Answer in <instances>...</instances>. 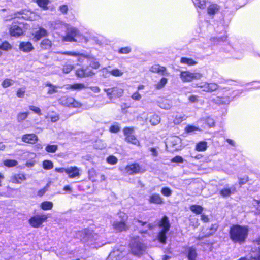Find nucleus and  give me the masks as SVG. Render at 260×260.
I'll use <instances>...</instances> for the list:
<instances>
[{
  "mask_svg": "<svg viewBox=\"0 0 260 260\" xmlns=\"http://www.w3.org/2000/svg\"><path fill=\"white\" fill-rule=\"evenodd\" d=\"M84 72H85L86 76H91L94 74L93 71L88 67L84 68Z\"/></svg>",
  "mask_w": 260,
  "mask_h": 260,
  "instance_id": "obj_55",
  "label": "nucleus"
},
{
  "mask_svg": "<svg viewBox=\"0 0 260 260\" xmlns=\"http://www.w3.org/2000/svg\"><path fill=\"white\" fill-rule=\"evenodd\" d=\"M43 167L46 170H50L53 167V164L50 160H44L43 162Z\"/></svg>",
  "mask_w": 260,
  "mask_h": 260,
  "instance_id": "obj_42",
  "label": "nucleus"
},
{
  "mask_svg": "<svg viewBox=\"0 0 260 260\" xmlns=\"http://www.w3.org/2000/svg\"><path fill=\"white\" fill-rule=\"evenodd\" d=\"M47 35V32L46 29L43 28H40L35 33L34 38L37 41L40 40L42 37H45Z\"/></svg>",
  "mask_w": 260,
  "mask_h": 260,
  "instance_id": "obj_24",
  "label": "nucleus"
},
{
  "mask_svg": "<svg viewBox=\"0 0 260 260\" xmlns=\"http://www.w3.org/2000/svg\"><path fill=\"white\" fill-rule=\"evenodd\" d=\"M12 48L11 45L7 41H5L0 45V49L4 51H8Z\"/></svg>",
  "mask_w": 260,
  "mask_h": 260,
  "instance_id": "obj_39",
  "label": "nucleus"
},
{
  "mask_svg": "<svg viewBox=\"0 0 260 260\" xmlns=\"http://www.w3.org/2000/svg\"><path fill=\"white\" fill-rule=\"evenodd\" d=\"M202 76V75L199 73H191L189 71H182L180 75V77L183 82L200 79Z\"/></svg>",
  "mask_w": 260,
  "mask_h": 260,
  "instance_id": "obj_6",
  "label": "nucleus"
},
{
  "mask_svg": "<svg viewBox=\"0 0 260 260\" xmlns=\"http://www.w3.org/2000/svg\"><path fill=\"white\" fill-rule=\"evenodd\" d=\"M106 144L101 140H96L94 145V147L96 149L101 150L105 149L106 147Z\"/></svg>",
  "mask_w": 260,
  "mask_h": 260,
  "instance_id": "obj_34",
  "label": "nucleus"
},
{
  "mask_svg": "<svg viewBox=\"0 0 260 260\" xmlns=\"http://www.w3.org/2000/svg\"><path fill=\"white\" fill-rule=\"evenodd\" d=\"M160 121V118L157 115H153L150 120V122L153 125H157Z\"/></svg>",
  "mask_w": 260,
  "mask_h": 260,
  "instance_id": "obj_44",
  "label": "nucleus"
},
{
  "mask_svg": "<svg viewBox=\"0 0 260 260\" xmlns=\"http://www.w3.org/2000/svg\"><path fill=\"white\" fill-rule=\"evenodd\" d=\"M161 193L165 196L169 197L172 194V190L168 187H163L161 189Z\"/></svg>",
  "mask_w": 260,
  "mask_h": 260,
  "instance_id": "obj_49",
  "label": "nucleus"
},
{
  "mask_svg": "<svg viewBox=\"0 0 260 260\" xmlns=\"http://www.w3.org/2000/svg\"><path fill=\"white\" fill-rule=\"evenodd\" d=\"M26 179V177L24 174L21 173L15 174L11 176L10 181L14 183L20 184Z\"/></svg>",
  "mask_w": 260,
  "mask_h": 260,
  "instance_id": "obj_14",
  "label": "nucleus"
},
{
  "mask_svg": "<svg viewBox=\"0 0 260 260\" xmlns=\"http://www.w3.org/2000/svg\"><path fill=\"white\" fill-rule=\"evenodd\" d=\"M229 234L230 239L234 243L241 244L245 242L247 238L248 228L246 226L233 225L230 228Z\"/></svg>",
  "mask_w": 260,
  "mask_h": 260,
  "instance_id": "obj_1",
  "label": "nucleus"
},
{
  "mask_svg": "<svg viewBox=\"0 0 260 260\" xmlns=\"http://www.w3.org/2000/svg\"><path fill=\"white\" fill-rule=\"evenodd\" d=\"M4 165L8 167H13L17 166L18 162L14 159H6L4 161Z\"/></svg>",
  "mask_w": 260,
  "mask_h": 260,
  "instance_id": "obj_36",
  "label": "nucleus"
},
{
  "mask_svg": "<svg viewBox=\"0 0 260 260\" xmlns=\"http://www.w3.org/2000/svg\"><path fill=\"white\" fill-rule=\"evenodd\" d=\"M125 140L128 143H131L134 145L139 146L140 143L136 137L133 135H130L125 137Z\"/></svg>",
  "mask_w": 260,
  "mask_h": 260,
  "instance_id": "obj_29",
  "label": "nucleus"
},
{
  "mask_svg": "<svg viewBox=\"0 0 260 260\" xmlns=\"http://www.w3.org/2000/svg\"><path fill=\"white\" fill-rule=\"evenodd\" d=\"M120 127L117 123H116V124H115V125L111 126L110 127V129H109L111 133H118L120 131Z\"/></svg>",
  "mask_w": 260,
  "mask_h": 260,
  "instance_id": "obj_52",
  "label": "nucleus"
},
{
  "mask_svg": "<svg viewBox=\"0 0 260 260\" xmlns=\"http://www.w3.org/2000/svg\"><path fill=\"white\" fill-rule=\"evenodd\" d=\"M219 8L217 4L211 3L207 7V13L209 15H214L219 11Z\"/></svg>",
  "mask_w": 260,
  "mask_h": 260,
  "instance_id": "obj_18",
  "label": "nucleus"
},
{
  "mask_svg": "<svg viewBox=\"0 0 260 260\" xmlns=\"http://www.w3.org/2000/svg\"><path fill=\"white\" fill-rule=\"evenodd\" d=\"M48 218L45 214L36 215L29 219V224L34 228H39Z\"/></svg>",
  "mask_w": 260,
  "mask_h": 260,
  "instance_id": "obj_7",
  "label": "nucleus"
},
{
  "mask_svg": "<svg viewBox=\"0 0 260 260\" xmlns=\"http://www.w3.org/2000/svg\"><path fill=\"white\" fill-rule=\"evenodd\" d=\"M107 162L111 165H115L117 162V158L113 155L109 156L107 159Z\"/></svg>",
  "mask_w": 260,
  "mask_h": 260,
  "instance_id": "obj_51",
  "label": "nucleus"
},
{
  "mask_svg": "<svg viewBox=\"0 0 260 260\" xmlns=\"http://www.w3.org/2000/svg\"><path fill=\"white\" fill-rule=\"evenodd\" d=\"M150 71L153 73H157L161 75H164L166 71V69L164 67H161L158 64H155L151 67Z\"/></svg>",
  "mask_w": 260,
  "mask_h": 260,
  "instance_id": "obj_20",
  "label": "nucleus"
},
{
  "mask_svg": "<svg viewBox=\"0 0 260 260\" xmlns=\"http://www.w3.org/2000/svg\"><path fill=\"white\" fill-rule=\"evenodd\" d=\"M207 2V0H196L194 3L196 6L200 9H204L206 8Z\"/></svg>",
  "mask_w": 260,
  "mask_h": 260,
  "instance_id": "obj_37",
  "label": "nucleus"
},
{
  "mask_svg": "<svg viewBox=\"0 0 260 260\" xmlns=\"http://www.w3.org/2000/svg\"><path fill=\"white\" fill-rule=\"evenodd\" d=\"M123 93V90L121 88L113 87V95L117 97H120Z\"/></svg>",
  "mask_w": 260,
  "mask_h": 260,
  "instance_id": "obj_43",
  "label": "nucleus"
},
{
  "mask_svg": "<svg viewBox=\"0 0 260 260\" xmlns=\"http://www.w3.org/2000/svg\"><path fill=\"white\" fill-rule=\"evenodd\" d=\"M51 41L47 39L43 40L40 43V47L43 49H49L51 47Z\"/></svg>",
  "mask_w": 260,
  "mask_h": 260,
  "instance_id": "obj_28",
  "label": "nucleus"
},
{
  "mask_svg": "<svg viewBox=\"0 0 260 260\" xmlns=\"http://www.w3.org/2000/svg\"><path fill=\"white\" fill-rule=\"evenodd\" d=\"M76 37L80 38V41L87 42V39L81 35L79 31L75 27L68 26L67 28L66 35L63 37V40L67 42H77Z\"/></svg>",
  "mask_w": 260,
  "mask_h": 260,
  "instance_id": "obj_3",
  "label": "nucleus"
},
{
  "mask_svg": "<svg viewBox=\"0 0 260 260\" xmlns=\"http://www.w3.org/2000/svg\"><path fill=\"white\" fill-rule=\"evenodd\" d=\"M90 234V231L87 229H85L82 231H80L78 233L79 237H80L81 240L83 242H86L87 241Z\"/></svg>",
  "mask_w": 260,
  "mask_h": 260,
  "instance_id": "obj_22",
  "label": "nucleus"
},
{
  "mask_svg": "<svg viewBox=\"0 0 260 260\" xmlns=\"http://www.w3.org/2000/svg\"><path fill=\"white\" fill-rule=\"evenodd\" d=\"M59 10L63 14H67L68 11V7L66 5H63L59 7Z\"/></svg>",
  "mask_w": 260,
  "mask_h": 260,
  "instance_id": "obj_58",
  "label": "nucleus"
},
{
  "mask_svg": "<svg viewBox=\"0 0 260 260\" xmlns=\"http://www.w3.org/2000/svg\"><path fill=\"white\" fill-rule=\"evenodd\" d=\"M218 228V225L217 224H214L211 225V226L209 229V232H207L204 236H199L198 237V240H202L204 237H209L214 233L217 231Z\"/></svg>",
  "mask_w": 260,
  "mask_h": 260,
  "instance_id": "obj_21",
  "label": "nucleus"
},
{
  "mask_svg": "<svg viewBox=\"0 0 260 260\" xmlns=\"http://www.w3.org/2000/svg\"><path fill=\"white\" fill-rule=\"evenodd\" d=\"M207 144L206 142L201 141L196 146V150L198 151H204L207 149Z\"/></svg>",
  "mask_w": 260,
  "mask_h": 260,
  "instance_id": "obj_32",
  "label": "nucleus"
},
{
  "mask_svg": "<svg viewBox=\"0 0 260 260\" xmlns=\"http://www.w3.org/2000/svg\"><path fill=\"white\" fill-rule=\"evenodd\" d=\"M190 210L196 214H201L203 210V208L200 205H192L190 208Z\"/></svg>",
  "mask_w": 260,
  "mask_h": 260,
  "instance_id": "obj_38",
  "label": "nucleus"
},
{
  "mask_svg": "<svg viewBox=\"0 0 260 260\" xmlns=\"http://www.w3.org/2000/svg\"><path fill=\"white\" fill-rule=\"evenodd\" d=\"M76 75L79 77H86L84 72V67L78 69L76 72Z\"/></svg>",
  "mask_w": 260,
  "mask_h": 260,
  "instance_id": "obj_50",
  "label": "nucleus"
},
{
  "mask_svg": "<svg viewBox=\"0 0 260 260\" xmlns=\"http://www.w3.org/2000/svg\"><path fill=\"white\" fill-rule=\"evenodd\" d=\"M236 191V188L234 186L229 187L226 186L222 188L219 191V194L222 197L225 198L230 196L232 194H234Z\"/></svg>",
  "mask_w": 260,
  "mask_h": 260,
  "instance_id": "obj_12",
  "label": "nucleus"
},
{
  "mask_svg": "<svg viewBox=\"0 0 260 260\" xmlns=\"http://www.w3.org/2000/svg\"><path fill=\"white\" fill-rule=\"evenodd\" d=\"M134 132V128L133 127H125L123 129L124 135L126 137L130 135H132Z\"/></svg>",
  "mask_w": 260,
  "mask_h": 260,
  "instance_id": "obj_56",
  "label": "nucleus"
},
{
  "mask_svg": "<svg viewBox=\"0 0 260 260\" xmlns=\"http://www.w3.org/2000/svg\"><path fill=\"white\" fill-rule=\"evenodd\" d=\"M172 106V102L169 100H164L159 104V106L166 110L170 109Z\"/></svg>",
  "mask_w": 260,
  "mask_h": 260,
  "instance_id": "obj_26",
  "label": "nucleus"
},
{
  "mask_svg": "<svg viewBox=\"0 0 260 260\" xmlns=\"http://www.w3.org/2000/svg\"><path fill=\"white\" fill-rule=\"evenodd\" d=\"M58 149L57 145H47L45 148V150L50 153H54Z\"/></svg>",
  "mask_w": 260,
  "mask_h": 260,
  "instance_id": "obj_41",
  "label": "nucleus"
},
{
  "mask_svg": "<svg viewBox=\"0 0 260 260\" xmlns=\"http://www.w3.org/2000/svg\"><path fill=\"white\" fill-rule=\"evenodd\" d=\"M159 227L161 228L162 230L158 235V238L161 243L165 244L167 239L166 233L170 228L169 220L167 216H165L162 217L159 223Z\"/></svg>",
  "mask_w": 260,
  "mask_h": 260,
  "instance_id": "obj_5",
  "label": "nucleus"
},
{
  "mask_svg": "<svg viewBox=\"0 0 260 260\" xmlns=\"http://www.w3.org/2000/svg\"><path fill=\"white\" fill-rule=\"evenodd\" d=\"M90 66L93 69H97L100 67V64L96 60H93L90 62Z\"/></svg>",
  "mask_w": 260,
  "mask_h": 260,
  "instance_id": "obj_57",
  "label": "nucleus"
},
{
  "mask_svg": "<svg viewBox=\"0 0 260 260\" xmlns=\"http://www.w3.org/2000/svg\"><path fill=\"white\" fill-rule=\"evenodd\" d=\"M110 71H109L107 67L104 68L100 70V72H102V73L103 74V76H104L105 77H108L109 75L110 74V73H109Z\"/></svg>",
  "mask_w": 260,
  "mask_h": 260,
  "instance_id": "obj_60",
  "label": "nucleus"
},
{
  "mask_svg": "<svg viewBox=\"0 0 260 260\" xmlns=\"http://www.w3.org/2000/svg\"><path fill=\"white\" fill-rule=\"evenodd\" d=\"M10 34L12 36L18 37L23 34L22 28L16 24H12L10 28Z\"/></svg>",
  "mask_w": 260,
  "mask_h": 260,
  "instance_id": "obj_13",
  "label": "nucleus"
},
{
  "mask_svg": "<svg viewBox=\"0 0 260 260\" xmlns=\"http://www.w3.org/2000/svg\"><path fill=\"white\" fill-rule=\"evenodd\" d=\"M28 115V112H21L18 114L17 116V119L18 122H21L24 120Z\"/></svg>",
  "mask_w": 260,
  "mask_h": 260,
  "instance_id": "obj_40",
  "label": "nucleus"
},
{
  "mask_svg": "<svg viewBox=\"0 0 260 260\" xmlns=\"http://www.w3.org/2000/svg\"><path fill=\"white\" fill-rule=\"evenodd\" d=\"M14 83L12 80L10 79H5L2 83V86L4 88H7L10 86H12Z\"/></svg>",
  "mask_w": 260,
  "mask_h": 260,
  "instance_id": "obj_47",
  "label": "nucleus"
},
{
  "mask_svg": "<svg viewBox=\"0 0 260 260\" xmlns=\"http://www.w3.org/2000/svg\"><path fill=\"white\" fill-rule=\"evenodd\" d=\"M79 171V169L77 167L71 166L67 168L66 173L69 175L70 178H73L80 175Z\"/></svg>",
  "mask_w": 260,
  "mask_h": 260,
  "instance_id": "obj_11",
  "label": "nucleus"
},
{
  "mask_svg": "<svg viewBox=\"0 0 260 260\" xmlns=\"http://www.w3.org/2000/svg\"><path fill=\"white\" fill-rule=\"evenodd\" d=\"M203 91L207 92H212L218 88V85L214 83H208L204 82Z\"/></svg>",
  "mask_w": 260,
  "mask_h": 260,
  "instance_id": "obj_16",
  "label": "nucleus"
},
{
  "mask_svg": "<svg viewBox=\"0 0 260 260\" xmlns=\"http://www.w3.org/2000/svg\"><path fill=\"white\" fill-rule=\"evenodd\" d=\"M74 68V66L71 64H66L62 68V71L66 74L69 73Z\"/></svg>",
  "mask_w": 260,
  "mask_h": 260,
  "instance_id": "obj_46",
  "label": "nucleus"
},
{
  "mask_svg": "<svg viewBox=\"0 0 260 260\" xmlns=\"http://www.w3.org/2000/svg\"><path fill=\"white\" fill-rule=\"evenodd\" d=\"M181 63L183 64H186L189 66L195 65L197 63V62L193 60L192 59L188 58L186 57H182L180 60Z\"/></svg>",
  "mask_w": 260,
  "mask_h": 260,
  "instance_id": "obj_33",
  "label": "nucleus"
},
{
  "mask_svg": "<svg viewBox=\"0 0 260 260\" xmlns=\"http://www.w3.org/2000/svg\"><path fill=\"white\" fill-rule=\"evenodd\" d=\"M188 258L189 260H196L197 252L195 248L189 247L188 249Z\"/></svg>",
  "mask_w": 260,
  "mask_h": 260,
  "instance_id": "obj_30",
  "label": "nucleus"
},
{
  "mask_svg": "<svg viewBox=\"0 0 260 260\" xmlns=\"http://www.w3.org/2000/svg\"><path fill=\"white\" fill-rule=\"evenodd\" d=\"M36 3L44 10L48 9V5L50 3L49 0H35Z\"/></svg>",
  "mask_w": 260,
  "mask_h": 260,
  "instance_id": "obj_27",
  "label": "nucleus"
},
{
  "mask_svg": "<svg viewBox=\"0 0 260 260\" xmlns=\"http://www.w3.org/2000/svg\"><path fill=\"white\" fill-rule=\"evenodd\" d=\"M19 48L24 52H29L33 50L34 47L30 42H22L20 43Z\"/></svg>",
  "mask_w": 260,
  "mask_h": 260,
  "instance_id": "obj_15",
  "label": "nucleus"
},
{
  "mask_svg": "<svg viewBox=\"0 0 260 260\" xmlns=\"http://www.w3.org/2000/svg\"><path fill=\"white\" fill-rule=\"evenodd\" d=\"M25 90L24 89L19 88L18 89L16 95L19 98H23L25 94Z\"/></svg>",
  "mask_w": 260,
  "mask_h": 260,
  "instance_id": "obj_61",
  "label": "nucleus"
},
{
  "mask_svg": "<svg viewBox=\"0 0 260 260\" xmlns=\"http://www.w3.org/2000/svg\"><path fill=\"white\" fill-rule=\"evenodd\" d=\"M206 123H207V124L209 125V126L210 127H212L215 124L214 120H213V118H212L211 117H208L206 119Z\"/></svg>",
  "mask_w": 260,
  "mask_h": 260,
  "instance_id": "obj_63",
  "label": "nucleus"
},
{
  "mask_svg": "<svg viewBox=\"0 0 260 260\" xmlns=\"http://www.w3.org/2000/svg\"><path fill=\"white\" fill-rule=\"evenodd\" d=\"M125 171L129 174H137L141 172V167L137 163H134L127 166Z\"/></svg>",
  "mask_w": 260,
  "mask_h": 260,
  "instance_id": "obj_10",
  "label": "nucleus"
},
{
  "mask_svg": "<svg viewBox=\"0 0 260 260\" xmlns=\"http://www.w3.org/2000/svg\"><path fill=\"white\" fill-rule=\"evenodd\" d=\"M45 86L48 87L49 89L47 91L48 94H52L57 92V86L52 84L50 82H47L44 84Z\"/></svg>",
  "mask_w": 260,
  "mask_h": 260,
  "instance_id": "obj_25",
  "label": "nucleus"
},
{
  "mask_svg": "<svg viewBox=\"0 0 260 260\" xmlns=\"http://www.w3.org/2000/svg\"><path fill=\"white\" fill-rule=\"evenodd\" d=\"M136 222L139 223L142 226H145L144 230H140L139 232L141 234H146L148 230H151L153 229V226L150 224H148L146 222H144L139 219H135Z\"/></svg>",
  "mask_w": 260,
  "mask_h": 260,
  "instance_id": "obj_19",
  "label": "nucleus"
},
{
  "mask_svg": "<svg viewBox=\"0 0 260 260\" xmlns=\"http://www.w3.org/2000/svg\"><path fill=\"white\" fill-rule=\"evenodd\" d=\"M168 80L166 78H162L160 81L156 85V88L158 89L164 87L167 83Z\"/></svg>",
  "mask_w": 260,
  "mask_h": 260,
  "instance_id": "obj_45",
  "label": "nucleus"
},
{
  "mask_svg": "<svg viewBox=\"0 0 260 260\" xmlns=\"http://www.w3.org/2000/svg\"><path fill=\"white\" fill-rule=\"evenodd\" d=\"M87 87L83 83H76L71 85L70 86V89L81 90L87 88Z\"/></svg>",
  "mask_w": 260,
  "mask_h": 260,
  "instance_id": "obj_35",
  "label": "nucleus"
},
{
  "mask_svg": "<svg viewBox=\"0 0 260 260\" xmlns=\"http://www.w3.org/2000/svg\"><path fill=\"white\" fill-rule=\"evenodd\" d=\"M109 73H110V74L115 77L121 76L123 74V73L118 69H113L110 71Z\"/></svg>",
  "mask_w": 260,
  "mask_h": 260,
  "instance_id": "obj_48",
  "label": "nucleus"
},
{
  "mask_svg": "<svg viewBox=\"0 0 260 260\" xmlns=\"http://www.w3.org/2000/svg\"><path fill=\"white\" fill-rule=\"evenodd\" d=\"M118 215L120 220H116L112 224L113 229L117 232L126 231L128 230L129 227L126 222L127 220L128 217L125 213L120 211Z\"/></svg>",
  "mask_w": 260,
  "mask_h": 260,
  "instance_id": "obj_4",
  "label": "nucleus"
},
{
  "mask_svg": "<svg viewBox=\"0 0 260 260\" xmlns=\"http://www.w3.org/2000/svg\"><path fill=\"white\" fill-rule=\"evenodd\" d=\"M131 51V49L128 47H124V48H121L120 50H119V52L120 53H122V54H127L128 53H129Z\"/></svg>",
  "mask_w": 260,
  "mask_h": 260,
  "instance_id": "obj_62",
  "label": "nucleus"
},
{
  "mask_svg": "<svg viewBox=\"0 0 260 260\" xmlns=\"http://www.w3.org/2000/svg\"><path fill=\"white\" fill-rule=\"evenodd\" d=\"M130 251L133 255L140 256L147 249L146 245L140 241L139 237L133 238L129 244Z\"/></svg>",
  "mask_w": 260,
  "mask_h": 260,
  "instance_id": "obj_2",
  "label": "nucleus"
},
{
  "mask_svg": "<svg viewBox=\"0 0 260 260\" xmlns=\"http://www.w3.org/2000/svg\"><path fill=\"white\" fill-rule=\"evenodd\" d=\"M254 245L255 246H259L258 247V251L257 252L253 251L252 253L249 257H243L241 258L240 260H260V238L255 241ZM257 247L255 246V249Z\"/></svg>",
  "mask_w": 260,
  "mask_h": 260,
  "instance_id": "obj_8",
  "label": "nucleus"
},
{
  "mask_svg": "<svg viewBox=\"0 0 260 260\" xmlns=\"http://www.w3.org/2000/svg\"><path fill=\"white\" fill-rule=\"evenodd\" d=\"M48 116L52 122H55L59 119V115L56 113H53V114H50Z\"/></svg>",
  "mask_w": 260,
  "mask_h": 260,
  "instance_id": "obj_53",
  "label": "nucleus"
},
{
  "mask_svg": "<svg viewBox=\"0 0 260 260\" xmlns=\"http://www.w3.org/2000/svg\"><path fill=\"white\" fill-rule=\"evenodd\" d=\"M22 141L25 143L35 144L38 141V138L34 134H27L22 136Z\"/></svg>",
  "mask_w": 260,
  "mask_h": 260,
  "instance_id": "obj_9",
  "label": "nucleus"
},
{
  "mask_svg": "<svg viewBox=\"0 0 260 260\" xmlns=\"http://www.w3.org/2000/svg\"><path fill=\"white\" fill-rule=\"evenodd\" d=\"M149 201L151 203L161 204L164 203L162 198L159 194L154 193L150 197Z\"/></svg>",
  "mask_w": 260,
  "mask_h": 260,
  "instance_id": "obj_17",
  "label": "nucleus"
},
{
  "mask_svg": "<svg viewBox=\"0 0 260 260\" xmlns=\"http://www.w3.org/2000/svg\"><path fill=\"white\" fill-rule=\"evenodd\" d=\"M53 206V204L52 202L50 201H44L43 202L41 205L40 207L43 210H51Z\"/></svg>",
  "mask_w": 260,
  "mask_h": 260,
  "instance_id": "obj_31",
  "label": "nucleus"
},
{
  "mask_svg": "<svg viewBox=\"0 0 260 260\" xmlns=\"http://www.w3.org/2000/svg\"><path fill=\"white\" fill-rule=\"evenodd\" d=\"M29 108L30 110L32 111L33 112L38 114L39 115H42L41 110L39 107L31 105L29 106Z\"/></svg>",
  "mask_w": 260,
  "mask_h": 260,
  "instance_id": "obj_54",
  "label": "nucleus"
},
{
  "mask_svg": "<svg viewBox=\"0 0 260 260\" xmlns=\"http://www.w3.org/2000/svg\"><path fill=\"white\" fill-rule=\"evenodd\" d=\"M172 162L182 163L183 162V159L181 156H176L171 160Z\"/></svg>",
  "mask_w": 260,
  "mask_h": 260,
  "instance_id": "obj_59",
  "label": "nucleus"
},
{
  "mask_svg": "<svg viewBox=\"0 0 260 260\" xmlns=\"http://www.w3.org/2000/svg\"><path fill=\"white\" fill-rule=\"evenodd\" d=\"M59 103L64 106H71L72 102L74 101V98L72 97H62L59 99Z\"/></svg>",
  "mask_w": 260,
  "mask_h": 260,
  "instance_id": "obj_23",
  "label": "nucleus"
},
{
  "mask_svg": "<svg viewBox=\"0 0 260 260\" xmlns=\"http://www.w3.org/2000/svg\"><path fill=\"white\" fill-rule=\"evenodd\" d=\"M132 98L136 101H139L141 98V94L138 92H136L132 95Z\"/></svg>",
  "mask_w": 260,
  "mask_h": 260,
  "instance_id": "obj_64",
  "label": "nucleus"
}]
</instances>
